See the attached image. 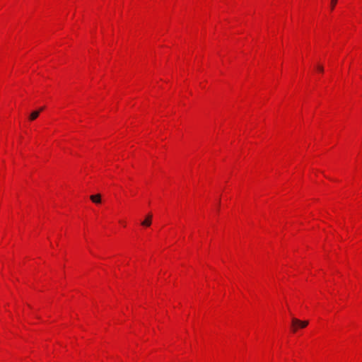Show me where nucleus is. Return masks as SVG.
<instances>
[{
  "label": "nucleus",
  "mask_w": 362,
  "mask_h": 362,
  "mask_svg": "<svg viewBox=\"0 0 362 362\" xmlns=\"http://www.w3.org/2000/svg\"><path fill=\"white\" fill-rule=\"evenodd\" d=\"M308 325V321H301L297 318L293 317L291 320V327L293 332L297 331L298 327L304 328Z\"/></svg>",
  "instance_id": "nucleus-1"
},
{
  "label": "nucleus",
  "mask_w": 362,
  "mask_h": 362,
  "mask_svg": "<svg viewBox=\"0 0 362 362\" xmlns=\"http://www.w3.org/2000/svg\"><path fill=\"white\" fill-rule=\"evenodd\" d=\"M90 200L95 204L101 203V196L100 194L91 195L90 197Z\"/></svg>",
  "instance_id": "nucleus-2"
},
{
  "label": "nucleus",
  "mask_w": 362,
  "mask_h": 362,
  "mask_svg": "<svg viewBox=\"0 0 362 362\" xmlns=\"http://www.w3.org/2000/svg\"><path fill=\"white\" fill-rule=\"evenodd\" d=\"M152 215L148 214L146 219L141 222V225L144 226H149L151 224Z\"/></svg>",
  "instance_id": "nucleus-3"
},
{
  "label": "nucleus",
  "mask_w": 362,
  "mask_h": 362,
  "mask_svg": "<svg viewBox=\"0 0 362 362\" xmlns=\"http://www.w3.org/2000/svg\"><path fill=\"white\" fill-rule=\"evenodd\" d=\"M40 115V111H33L31 112V114L29 116V119L30 120H35L37 117Z\"/></svg>",
  "instance_id": "nucleus-4"
},
{
  "label": "nucleus",
  "mask_w": 362,
  "mask_h": 362,
  "mask_svg": "<svg viewBox=\"0 0 362 362\" xmlns=\"http://www.w3.org/2000/svg\"><path fill=\"white\" fill-rule=\"evenodd\" d=\"M337 3V0H331V9L333 10L335 5Z\"/></svg>",
  "instance_id": "nucleus-5"
},
{
  "label": "nucleus",
  "mask_w": 362,
  "mask_h": 362,
  "mask_svg": "<svg viewBox=\"0 0 362 362\" xmlns=\"http://www.w3.org/2000/svg\"><path fill=\"white\" fill-rule=\"evenodd\" d=\"M317 70H318L320 72H321V73H322V72L324 71V68H323V66H321V65H318V66H317Z\"/></svg>",
  "instance_id": "nucleus-6"
},
{
  "label": "nucleus",
  "mask_w": 362,
  "mask_h": 362,
  "mask_svg": "<svg viewBox=\"0 0 362 362\" xmlns=\"http://www.w3.org/2000/svg\"><path fill=\"white\" fill-rule=\"evenodd\" d=\"M43 109H44V107H40L37 111H40V112L41 111L43 110Z\"/></svg>",
  "instance_id": "nucleus-7"
}]
</instances>
